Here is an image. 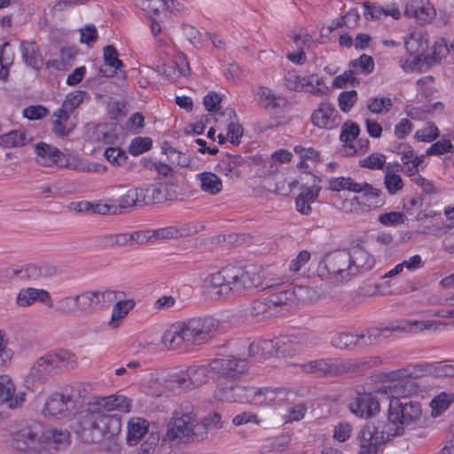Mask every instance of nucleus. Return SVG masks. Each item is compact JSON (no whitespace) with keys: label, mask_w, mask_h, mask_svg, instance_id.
Returning <instances> with one entry per match:
<instances>
[{"label":"nucleus","mask_w":454,"mask_h":454,"mask_svg":"<svg viewBox=\"0 0 454 454\" xmlns=\"http://www.w3.org/2000/svg\"><path fill=\"white\" fill-rule=\"evenodd\" d=\"M205 283L207 287L215 289V294L225 299L245 296L255 289L264 290L273 286L264 278L263 270L258 265L242 267L228 264L210 274Z\"/></svg>","instance_id":"nucleus-1"},{"label":"nucleus","mask_w":454,"mask_h":454,"mask_svg":"<svg viewBox=\"0 0 454 454\" xmlns=\"http://www.w3.org/2000/svg\"><path fill=\"white\" fill-rule=\"evenodd\" d=\"M397 396L390 399L386 427L393 437L404 434L405 429L415 428L422 422V408L419 402L411 400L409 395L418 390L413 380L394 382L391 387Z\"/></svg>","instance_id":"nucleus-2"},{"label":"nucleus","mask_w":454,"mask_h":454,"mask_svg":"<svg viewBox=\"0 0 454 454\" xmlns=\"http://www.w3.org/2000/svg\"><path fill=\"white\" fill-rule=\"evenodd\" d=\"M219 329L217 319L209 316L194 317L173 324L163 333L162 342L170 349L183 351L208 342Z\"/></svg>","instance_id":"nucleus-3"},{"label":"nucleus","mask_w":454,"mask_h":454,"mask_svg":"<svg viewBox=\"0 0 454 454\" xmlns=\"http://www.w3.org/2000/svg\"><path fill=\"white\" fill-rule=\"evenodd\" d=\"M209 366L218 377L223 398L228 402L253 403L255 387H242L235 383L247 372V360L223 356L213 359Z\"/></svg>","instance_id":"nucleus-4"},{"label":"nucleus","mask_w":454,"mask_h":454,"mask_svg":"<svg viewBox=\"0 0 454 454\" xmlns=\"http://www.w3.org/2000/svg\"><path fill=\"white\" fill-rule=\"evenodd\" d=\"M205 438V427L199 425L193 408L189 404L181 405L173 411L167 424L160 451L163 454L165 444H168L169 447H180L183 444L203 441Z\"/></svg>","instance_id":"nucleus-5"},{"label":"nucleus","mask_w":454,"mask_h":454,"mask_svg":"<svg viewBox=\"0 0 454 454\" xmlns=\"http://www.w3.org/2000/svg\"><path fill=\"white\" fill-rule=\"evenodd\" d=\"M445 324L436 320H400L393 322L389 326L383 328H371L367 331L365 337L366 340H362L360 347L365 345L380 344L383 340L390 338L393 333H417L420 332H434L440 326H444Z\"/></svg>","instance_id":"nucleus-6"},{"label":"nucleus","mask_w":454,"mask_h":454,"mask_svg":"<svg viewBox=\"0 0 454 454\" xmlns=\"http://www.w3.org/2000/svg\"><path fill=\"white\" fill-rule=\"evenodd\" d=\"M69 442V433L43 427L38 422L30 425V454H53Z\"/></svg>","instance_id":"nucleus-7"},{"label":"nucleus","mask_w":454,"mask_h":454,"mask_svg":"<svg viewBox=\"0 0 454 454\" xmlns=\"http://www.w3.org/2000/svg\"><path fill=\"white\" fill-rule=\"evenodd\" d=\"M317 274L322 280L331 284L350 280L353 276L349 252L336 250L326 254L317 266Z\"/></svg>","instance_id":"nucleus-8"},{"label":"nucleus","mask_w":454,"mask_h":454,"mask_svg":"<svg viewBox=\"0 0 454 454\" xmlns=\"http://www.w3.org/2000/svg\"><path fill=\"white\" fill-rule=\"evenodd\" d=\"M393 436L388 434L386 421L367 422L358 432L359 454H377L379 449Z\"/></svg>","instance_id":"nucleus-9"},{"label":"nucleus","mask_w":454,"mask_h":454,"mask_svg":"<svg viewBox=\"0 0 454 454\" xmlns=\"http://www.w3.org/2000/svg\"><path fill=\"white\" fill-rule=\"evenodd\" d=\"M75 392H79V389H76L74 385H68L63 387L61 392L49 395L43 410L44 416L56 419L70 416L76 403Z\"/></svg>","instance_id":"nucleus-10"},{"label":"nucleus","mask_w":454,"mask_h":454,"mask_svg":"<svg viewBox=\"0 0 454 454\" xmlns=\"http://www.w3.org/2000/svg\"><path fill=\"white\" fill-rule=\"evenodd\" d=\"M98 419V409L90 404L79 416L75 432L83 442L98 443L106 440Z\"/></svg>","instance_id":"nucleus-11"},{"label":"nucleus","mask_w":454,"mask_h":454,"mask_svg":"<svg viewBox=\"0 0 454 454\" xmlns=\"http://www.w3.org/2000/svg\"><path fill=\"white\" fill-rule=\"evenodd\" d=\"M54 363L48 353L35 360L30 368V393L35 397L46 391L49 379L59 372Z\"/></svg>","instance_id":"nucleus-12"},{"label":"nucleus","mask_w":454,"mask_h":454,"mask_svg":"<svg viewBox=\"0 0 454 454\" xmlns=\"http://www.w3.org/2000/svg\"><path fill=\"white\" fill-rule=\"evenodd\" d=\"M87 93L82 90L70 92L66 96L60 108L54 112L56 120L53 121L52 131L58 137H65L70 130L66 127V121L69 119L73 112L83 102Z\"/></svg>","instance_id":"nucleus-13"},{"label":"nucleus","mask_w":454,"mask_h":454,"mask_svg":"<svg viewBox=\"0 0 454 454\" xmlns=\"http://www.w3.org/2000/svg\"><path fill=\"white\" fill-rule=\"evenodd\" d=\"M302 371L317 377L335 376L346 372L350 364L340 358H320L307 362L301 365Z\"/></svg>","instance_id":"nucleus-14"},{"label":"nucleus","mask_w":454,"mask_h":454,"mask_svg":"<svg viewBox=\"0 0 454 454\" xmlns=\"http://www.w3.org/2000/svg\"><path fill=\"white\" fill-rule=\"evenodd\" d=\"M120 292L106 290L104 292L88 290L75 294V302L79 315L90 314L98 308L103 306L105 302L112 301L116 298Z\"/></svg>","instance_id":"nucleus-15"},{"label":"nucleus","mask_w":454,"mask_h":454,"mask_svg":"<svg viewBox=\"0 0 454 454\" xmlns=\"http://www.w3.org/2000/svg\"><path fill=\"white\" fill-rule=\"evenodd\" d=\"M35 161L44 167L70 168L69 157L57 147L43 142L35 145Z\"/></svg>","instance_id":"nucleus-16"},{"label":"nucleus","mask_w":454,"mask_h":454,"mask_svg":"<svg viewBox=\"0 0 454 454\" xmlns=\"http://www.w3.org/2000/svg\"><path fill=\"white\" fill-rule=\"evenodd\" d=\"M249 356L257 359H266L274 355H290L286 346H283L281 337L277 340H259L250 343Z\"/></svg>","instance_id":"nucleus-17"},{"label":"nucleus","mask_w":454,"mask_h":454,"mask_svg":"<svg viewBox=\"0 0 454 454\" xmlns=\"http://www.w3.org/2000/svg\"><path fill=\"white\" fill-rule=\"evenodd\" d=\"M349 411L360 419H369L380 412V403L370 393H358L348 404Z\"/></svg>","instance_id":"nucleus-18"},{"label":"nucleus","mask_w":454,"mask_h":454,"mask_svg":"<svg viewBox=\"0 0 454 454\" xmlns=\"http://www.w3.org/2000/svg\"><path fill=\"white\" fill-rule=\"evenodd\" d=\"M340 115L328 101L321 102L311 115V122L320 129H334L340 123Z\"/></svg>","instance_id":"nucleus-19"},{"label":"nucleus","mask_w":454,"mask_h":454,"mask_svg":"<svg viewBox=\"0 0 454 454\" xmlns=\"http://www.w3.org/2000/svg\"><path fill=\"white\" fill-rule=\"evenodd\" d=\"M404 14L407 17L414 18L418 24L423 26L434 20L436 11L428 0H408Z\"/></svg>","instance_id":"nucleus-20"},{"label":"nucleus","mask_w":454,"mask_h":454,"mask_svg":"<svg viewBox=\"0 0 454 454\" xmlns=\"http://www.w3.org/2000/svg\"><path fill=\"white\" fill-rule=\"evenodd\" d=\"M25 392H16V387L7 375L0 376V404L8 409L14 410L20 407L26 402Z\"/></svg>","instance_id":"nucleus-21"},{"label":"nucleus","mask_w":454,"mask_h":454,"mask_svg":"<svg viewBox=\"0 0 454 454\" xmlns=\"http://www.w3.org/2000/svg\"><path fill=\"white\" fill-rule=\"evenodd\" d=\"M98 410L121 412H129L132 408V400L122 395H111L107 396H96L90 403Z\"/></svg>","instance_id":"nucleus-22"},{"label":"nucleus","mask_w":454,"mask_h":454,"mask_svg":"<svg viewBox=\"0 0 454 454\" xmlns=\"http://www.w3.org/2000/svg\"><path fill=\"white\" fill-rule=\"evenodd\" d=\"M281 342L283 346H286L289 348V356H292L294 353L302 351L304 348L317 345L319 338L311 332H298L294 334L281 336Z\"/></svg>","instance_id":"nucleus-23"},{"label":"nucleus","mask_w":454,"mask_h":454,"mask_svg":"<svg viewBox=\"0 0 454 454\" xmlns=\"http://www.w3.org/2000/svg\"><path fill=\"white\" fill-rule=\"evenodd\" d=\"M434 371V364L421 363L417 364H409L403 368L392 371L388 376L393 380L404 381L411 380V378H420L426 375H433Z\"/></svg>","instance_id":"nucleus-24"},{"label":"nucleus","mask_w":454,"mask_h":454,"mask_svg":"<svg viewBox=\"0 0 454 454\" xmlns=\"http://www.w3.org/2000/svg\"><path fill=\"white\" fill-rule=\"evenodd\" d=\"M350 268L353 278L358 274L371 270L375 264V260L365 249L356 247L349 252Z\"/></svg>","instance_id":"nucleus-25"},{"label":"nucleus","mask_w":454,"mask_h":454,"mask_svg":"<svg viewBox=\"0 0 454 454\" xmlns=\"http://www.w3.org/2000/svg\"><path fill=\"white\" fill-rule=\"evenodd\" d=\"M59 267L47 258H34L30 262V280H40L57 276Z\"/></svg>","instance_id":"nucleus-26"},{"label":"nucleus","mask_w":454,"mask_h":454,"mask_svg":"<svg viewBox=\"0 0 454 454\" xmlns=\"http://www.w3.org/2000/svg\"><path fill=\"white\" fill-rule=\"evenodd\" d=\"M126 440L129 445H136L149 430L148 422L141 418H132L128 423Z\"/></svg>","instance_id":"nucleus-27"},{"label":"nucleus","mask_w":454,"mask_h":454,"mask_svg":"<svg viewBox=\"0 0 454 454\" xmlns=\"http://www.w3.org/2000/svg\"><path fill=\"white\" fill-rule=\"evenodd\" d=\"M98 422L105 433L106 440L113 438L119 434L121 428V419L116 415H111L104 412V411L98 410Z\"/></svg>","instance_id":"nucleus-28"},{"label":"nucleus","mask_w":454,"mask_h":454,"mask_svg":"<svg viewBox=\"0 0 454 454\" xmlns=\"http://www.w3.org/2000/svg\"><path fill=\"white\" fill-rule=\"evenodd\" d=\"M77 51L74 47H63L58 59H50L46 63L47 68L53 67L56 70H68L72 67Z\"/></svg>","instance_id":"nucleus-29"},{"label":"nucleus","mask_w":454,"mask_h":454,"mask_svg":"<svg viewBox=\"0 0 454 454\" xmlns=\"http://www.w3.org/2000/svg\"><path fill=\"white\" fill-rule=\"evenodd\" d=\"M363 7L364 8V16L366 20H378L382 16H391L395 20H398L401 17V12L397 8H387L385 9L381 6L371 4L369 2H364Z\"/></svg>","instance_id":"nucleus-30"},{"label":"nucleus","mask_w":454,"mask_h":454,"mask_svg":"<svg viewBox=\"0 0 454 454\" xmlns=\"http://www.w3.org/2000/svg\"><path fill=\"white\" fill-rule=\"evenodd\" d=\"M103 54L105 65L114 69L108 73L106 70L100 68L99 73L102 76L113 77L116 74V71L123 67V63L119 59L118 51L113 45H106L103 50Z\"/></svg>","instance_id":"nucleus-31"},{"label":"nucleus","mask_w":454,"mask_h":454,"mask_svg":"<svg viewBox=\"0 0 454 454\" xmlns=\"http://www.w3.org/2000/svg\"><path fill=\"white\" fill-rule=\"evenodd\" d=\"M365 334H352L350 333H340L332 338L331 344L340 349H352L360 347Z\"/></svg>","instance_id":"nucleus-32"},{"label":"nucleus","mask_w":454,"mask_h":454,"mask_svg":"<svg viewBox=\"0 0 454 454\" xmlns=\"http://www.w3.org/2000/svg\"><path fill=\"white\" fill-rule=\"evenodd\" d=\"M404 47L411 56L419 59L428 48V42L420 32H414L405 41Z\"/></svg>","instance_id":"nucleus-33"},{"label":"nucleus","mask_w":454,"mask_h":454,"mask_svg":"<svg viewBox=\"0 0 454 454\" xmlns=\"http://www.w3.org/2000/svg\"><path fill=\"white\" fill-rule=\"evenodd\" d=\"M137 206H142L140 194L138 188H132L124 195L121 196L115 202L116 213L117 215L126 213Z\"/></svg>","instance_id":"nucleus-34"},{"label":"nucleus","mask_w":454,"mask_h":454,"mask_svg":"<svg viewBox=\"0 0 454 454\" xmlns=\"http://www.w3.org/2000/svg\"><path fill=\"white\" fill-rule=\"evenodd\" d=\"M188 382L185 370H181L170 375L169 380L167 381V388L174 395H181L192 390Z\"/></svg>","instance_id":"nucleus-35"},{"label":"nucleus","mask_w":454,"mask_h":454,"mask_svg":"<svg viewBox=\"0 0 454 454\" xmlns=\"http://www.w3.org/2000/svg\"><path fill=\"white\" fill-rule=\"evenodd\" d=\"M138 191L142 206L160 203L166 200V196L161 188L155 184L138 188Z\"/></svg>","instance_id":"nucleus-36"},{"label":"nucleus","mask_w":454,"mask_h":454,"mask_svg":"<svg viewBox=\"0 0 454 454\" xmlns=\"http://www.w3.org/2000/svg\"><path fill=\"white\" fill-rule=\"evenodd\" d=\"M10 443L12 449V454H28V427L12 433Z\"/></svg>","instance_id":"nucleus-37"},{"label":"nucleus","mask_w":454,"mask_h":454,"mask_svg":"<svg viewBox=\"0 0 454 454\" xmlns=\"http://www.w3.org/2000/svg\"><path fill=\"white\" fill-rule=\"evenodd\" d=\"M210 366L192 365L185 369L188 378V384L192 389L200 387L207 380Z\"/></svg>","instance_id":"nucleus-38"},{"label":"nucleus","mask_w":454,"mask_h":454,"mask_svg":"<svg viewBox=\"0 0 454 454\" xmlns=\"http://www.w3.org/2000/svg\"><path fill=\"white\" fill-rule=\"evenodd\" d=\"M248 314L257 320L264 319L275 315L268 298L254 301L248 308Z\"/></svg>","instance_id":"nucleus-39"},{"label":"nucleus","mask_w":454,"mask_h":454,"mask_svg":"<svg viewBox=\"0 0 454 454\" xmlns=\"http://www.w3.org/2000/svg\"><path fill=\"white\" fill-rule=\"evenodd\" d=\"M244 159L239 155H225L218 163V171L225 176H239L238 167L243 164Z\"/></svg>","instance_id":"nucleus-40"},{"label":"nucleus","mask_w":454,"mask_h":454,"mask_svg":"<svg viewBox=\"0 0 454 454\" xmlns=\"http://www.w3.org/2000/svg\"><path fill=\"white\" fill-rule=\"evenodd\" d=\"M201 190L212 195L219 193L223 189L221 179L214 173L203 172L199 175Z\"/></svg>","instance_id":"nucleus-41"},{"label":"nucleus","mask_w":454,"mask_h":454,"mask_svg":"<svg viewBox=\"0 0 454 454\" xmlns=\"http://www.w3.org/2000/svg\"><path fill=\"white\" fill-rule=\"evenodd\" d=\"M302 291V287L300 286L297 289L288 288L281 290L276 294H272L268 297L269 302L271 304V308L275 314L277 313V308L281 305H286L288 301H292L296 296L297 292Z\"/></svg>","instance_id":"nucleus-42"},{"label":"nucleus","mask_w":454,"mask_h":454,"mask_svg":"<svg viewBox=\"0 0 454 454\" xmlns=\"http://www.w3.org/2000/svg\"><path fill=\"white\" fill-rule=\"evenodd\" d=\"M135 301L133 299L121 300L117 301L112 310V317L109 325L112 328L118 326L116 321L125 317L129 312L135 307Z\"/></svg>","instance_id":"nucleus-43"},{"label":"nucleus","mask_w":454,"mask_h":454,"mask_svg":"<svg viewBox=\"0 0 454 454\" xmlns=\"http://www.w3.org/2000/svg\"><path fill=\"white\" fill-rule=\"evenodd\" d=\"M189 70L188 62L183 59H180V63L173 61L162 67L163 74L171 82H175L181 75H186Z\"/></svg>","instance_id":"nucleus-44"},{"label":"nucleus","mask_w":454,"mask_h":454,"mask_svg":"<svg viewBox=\"0 0 454 454\" xmlns=\"http://www.w3.org/2000/svg\"><path fill=\"white\" fill-rule=\"evenodd\" d=\"M259 105L263 108H278L285 99L281 96L275 95L270 89L262 87L257 92Z\"/></svg>","instance_id":"nucleus-45"},{"label":"nucleus","mask_w":454,"mask_h":454,"mask_svg":"<svg viewBox=\"0 0 454 454\" xmlns=\"http://www.w3.org/2000/svg\"><path fill=\"white\" fill-rule=\"evenodd\" d=\"M51 357L52 360H54V364L58 372L62 369H74L77 364L75 356L67 350H61L56 354L51 353Z\"/></svg>","instance_id":"nucleus-46"},{"label":"nucleus","mask_w":454,"mask_h":454,"mask_svg":"<svg viewBox=\"0 0 454 454\" xmlns=\"http://www.w3.org/2000/svg\"><path fill=\"white\" fill-rule=\"evenodd\" d=\"M304 89L312 95L323 96L327 92L328 88L325 85L322 77L317 74H311L303 78Z\"/></svg>","instance_id":"nucleus-47"},{"label":"nucleus","mask_w":454,"mask_h":454,"mask_svg":"<svg viewBox=\"0 0 454 454\" xmlns=\"http://www.w3.org/2000/svg\"><path fill=\"white\" fill-rule=\"evenodd\" d=\"M349 67L355 70V74H370L374 70V60L371 56L363 54L358 59L351 60Z\"/></svg>","instance_id":"nucleus-48"},{"label":"nucleus","mask_w":454,"mask_h":454,"mask_svg":"<svg viewBox=\"0 0 454 454\" xmlns=\"http://www.w3.org/2000/svg\"><path fill=\"white\" fill-rule=\"evenodd\" d=\"M75 299L76 295H68L60 298L57 301L55 311L59 314L67 317L79 315L77 305L76 302L74 301Z\"/></svg>","instance_id":"nucleus-49"},{"label":"nucleus","mask_w":454,"mask_h":454,"mask_svg":"<svg viewBox=\"0 0 454 454\" xmlns=\"http://www.w3.org/2000/svg\"><path fill=\"white\" fill-rule=\"evenodd\" d=\"M253 403L257 405L277 404V387L255 388Z\"/></svg>","instance_id":"nucleus-50"},{"label":"nucleus","mask_w":454,"mask_h":454,"mask_svg":"<svg viewBox=\"0 0 454 454\" xmlns=\"http://www.w3.org/2000/svg\"><path fill=\"white\" fill-rule=\"evenodd\" d=\"M393 106V101L388 97H374L367 101V108L372 114H383L387 113Z\"/></svg>","instance_id":"nucleus-51"},{"label":"nucleus","mask_w":454,"mask_h":454,"mask_svg":"<svg viewBox=\"0 0 454 454\" xmlns=\"http://www.w3.org/2000/svg\"><path fill=\"white\" fill-rule=\"evenodd\" d=\"M454 402V395L441 393L437 396H435L430 403L432 408V413L434 416L441 415L443 411H445L450 405Z\"/></svg>","instance_id":"nucleus-52"},{"label":"nucleus","mask_w":454,"mask_h":454,"mask_svg":"<svg viewBox=\"0 0 454 454\" xmlns=\"http://www.w3.org/2000/svg\"><path fill=\"white\" fill-rule=\"evenodd\" d=\"M384 185L390 195H395L403 187V181L402 177L393 173V170L385 171Z\"/></svg>","instance_id":"nucleus-53"},{"label":"nucleus","mask_w":454,"mask_h":454,"mask_svg":"<svg viewBox=\"0 0 454 454\" xmlns=\"http://www.w3.org/2000/svg\"><path fill=\"white\" fill-rule=\"evenodd\" d=\"M26 140L25 132L20 130H12L4 135L0 136V146L14 147L23 145Z\"/></svg>","instance_id":"nucleus-54"},{"label":"nucleus","mask_w":454,"mask_h":454,"mask_svg":"<svg viewBox=\"0 0 454 454\" xmlns=\"http://www.w3.org/2000/svg\"><path fill=\"white\" fill-rule=\"evenodd\" d=\"M359 133V126L352 121H347L341 127L340 139L345 144L344 145H349L352 144V141L357 138Z\"/></svg>","instance_id":"nucleus-55"},{"label":"nucleus","mask_w":454,"mask_h":454,"mask_svg":"<svg viewBox=\"0 0 454 454\" xmlns=\"http://www.w3.org/2000/svg\"><path fill=\"white\" fill-rule=\"evenodd\" d=\"M153 147V141L150 137H137L133 138L129 146V153L133 156H137Z\"/></svg>","instance_id":"nucleus-56"},{"label":"nucleus","mask_w":454,"mask_h":454,"mask_svg":"<svg viewBox=\"0 0 454 454\" xmlns=\"http://www.w3.org/2000/svg\"><path fill=\"white\" fill-rule=\"evenodd\" d=\"M34 302H39L48 309L54 308L53 299L45 289L30 287V304Z\"/></svg>","instance_id":"nucleus-57"},{"label":"nucleus","mask_w":454,"mask_h":454,"mask_svg":"<svg viewBox=\"0 0 454 454\" xmlns=\"http://www.w3.org/2000/svg\"><path fill=\"white\" fill-rule=\"evenodd\" d=\"M386 163V156L383 153H372L369 156L359 160L358 165L361 168L369 169H383Z\"/></svg>","instance_id":"nucleus-58"},{"label":"nucleus","mask_w":454,"mask_h":454,"mask_svg":"<svg viewBox=\"0 0 454 454\" xmlns=\"http://www.w3.org/2000/svg\"><path fill=\"white\" fill-rule=\"evenodd\" d=\"M137 4L152 17V15L159 16L164 12L166 3L164 0H137Z\"/></svg>","instance_id":"nucleus-59"},{"label":"nucleus","mask_w":454,"mask_h":454,"mask_svg":"<svg viewBox=\"0 0 454 454\" xmlns=\"http://www.w3.org/2000/svg\"><path fill=\"white\" fill-rule=\"evenodd\" d=\"M355 74V70H352L349 67L348 70L334 78L333 86L335 88L342 89L345 88L348 83L353 87L359 85L360 80L356 78Z\"/></svg>","instance_id":"nucleus-60"},{"label":"nucleus","mask_w":454,"mask_h":454,"mask_svg":"<svg viewBox=\"0 0 454 454\" xmlns=\"http://www.w3.org/2000/svg\"><path fill=\"white\" fill-rule=\"evenodd\" d=\"M357 101V92L355 90L342 91L338 96L340 109L343 113H348Z\"/></svg>","instance_id":"nucleus-61"},{"label":"nucleus","mask_w":454,"mask_h":454,"mask_svg":"<svg viewBox=\"0 0 454 454\" xmlns=\"http://www.w3.org/2000/svg\"><path fill=\"white\" fill-rule=\"evenodd\" d=\"M313 183L309 187H303L301 192L298 195L301 197L303 200H308V202H314L321 191L320 182L321 179L316 176H312Z\"/></svg>","instance_id":"nucleus-62"},{"label":"nucleus","mask_w":454,"mask_h":454,"mask_svg":"<svg viewBox=\"0 0 454 454\" xmlns=\"http://www.w3.org/2000/svg\"><path fill=\"white\" fill-rule=\"evenodd\" d=\"M361 192L363 193V197L366 199V201L369 203L375 204L376 206L378 204L382 205L384 203V200L381 198L382 191L372 187L368 183L364 182L363 191Z\"/></svg>","instance_id":"nucleus-63"},{"label":"nucleus","mask_w":454,"mask_h":454,"mask_svg":"<svg viewBox=\"0 0 454 454\" xmlns=\"http://www.w3.org/2000/svg\"><path fill=\"white\" fill-rule=\"evenodd\" d=\"M434 376L437 378L454 377V360L434 363Z\"/></svg>","instance_id":"nucleus-64"}]
</instances>
